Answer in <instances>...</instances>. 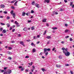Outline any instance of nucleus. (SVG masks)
Returning a JSON list of instances; mask_svg holds the SVG:
<instances>
[{
  "mask_svg": "<svg viewBox=\"0 0 74 74\" xmlns=\"http://www.w3.org/2000/svg\"><path fill=\"white\" fill-rule=\"evenodd\" d=\"M0 24L1 25H5V24L3 23H1Z\"/></svg>",
  "mask_w": 74,
  "mask_h": 74,
  "instance_id": "nucleus-24",
  "label": "nucleus"
},
{
  "mask_svg": "<svg viewBox=\"0 0 74 74\" xmlns=\"http://www.w3.org/2000/svg\"><path fill=\"white\" fill-rule=\"evenodd\" d=\"M18 68H19V69H21V68H22V67L20 66L18 67Z\"/></svg>",
  "mask_w": 74,
  "mask_h": 74,
  "instance_id": "nucleus-53",
  "label": "nucleus"
},
{
  "mask_svg": "<svg viewBox=\"0 0 74 74\" xmlns=\"http://www.w3.org/2000/svg\"><path fill=\"white\" fill-rule=\"evenodd\" d=\"M25 15H26V13L24 12H23L22 13V16H25Z\"/></svg>",
  "mask_w": 74,
  "mask_h": 74,
  "instance_id": "nucleus-9",
  "label": "nucleus"
},
{
  "mask_svg": "<svg viewBox=\"0 0 74 74\" xmlns=\"http://www.w3.org/2000/svg\"><path fill=\"white\" fill-rule=\"evenodd\" d=\"M15 30V29H13L12 30V32H14Z\"/></svg>",
  "mask_w": 74,
  "mask_h": 74,
  "instance_id": "nucleus-49",
  "label": "nucleus"
},
{
  "mask_svg": "<svg viewBox=\"0 0 74 74\" xmlns=\"http://www.w3.org/2000/svg\"><path fill=\"white\" fill-rule=\"evenodd\" d=\"M31 12L32 13V14H33V13H34V11L33 10H31Z\"/></svg>",
  "mask_w": 74,
  "mask_h": 74,
  "instance_id": "nucleus-33",
  "label": "nucleus"
},
{
  "mask_svg": "<svg viewBox=\"0 0 74 74\" xmlns=\"http://www.w3.org/2000/svg\"><path fill=\"white\" fill-rule=\"evenodd\" d=\"M32 4V5H34V4H35V2H34V1H33Z\"/></svg>",
  "mask_w": 74,
  "mask_h": 74,
  "instance_id": "nucleus-26",
  "label": "nucleus"
},
{
  "mask_svg": "<svg viewBox=\"0 0 74 74\" xmlns=\"http://www.w3.org/2000/svg\"><path fill=\"white\" fill-rule=\"evenodd\" d=\"M7 32V31L5 29H3L2 31V33H5Z\"/></svg>",
  "mask_w": 74,
  "mask_h": 74,
  "instance_id": "nucleus-7",
  "label": "nucleus"
},
{
  "mask_svg": "<svg viewBox=\"0 0 74 74\" xmlns=\"http://www.w3.org/2000/svg\"><path fill=\"white\" fill-rule=\"evenodd\" d=\"M72 8H74V5H73L72 6Z\"/></svg>",
  "mask_w": 74,
  "mask_h": 74,
  "instance_id": "nucleus-64",
  "label": "nucleus"
},
{
  "mask_svg": "<svg viewBox=\"0 0 74 74\" xmlns=\"http://www.w3.org/2000/svg\"><path fill=\"white\" fill-rule=\"evenodd\" d=\"M31 45L32 46L33 45H34V43H33V42H32V43L31 44Z\"/></svg>",
  "mask_w": 74,
  "mask_h": 74,
  "instance_id": "nucleus-58",
  "label": "nucleus"
},
{
  "mask_svg": "<svg viewBox=\"0 0 74 74\" xmlns=\"http://www.w3.org/2000/svg\"><path fill=\"white\" fill-rule=\"evenodd\" d=\"M30 41V39H29L28 40H26V41H27V42H29Z\"/></svg>",
  "mask_w": 74,
  "mask_h": 74,
  "instance_id": "nucleus-56",
  "label": "nucleus"
},
{
  "mask_svg": "<svg viewBox=\"0 0 74 74\" xmlns=\"http://www.w3.org/2000/svg\"><path fill=\"white\" fill-rule=\"evenodd\" d=\"M65 26H66V27L68 25H67V24H66V23L65 24Z\"/></svg>",
  "mask_w": 74,
  "mask_h": 74,
  "instance_id": "nucleus-57",
  "label": "nucleus"
},
{
  "mask_svg": "<svg viewBox=\"0 0 74 74\" xmlns=\"http://www.w3.org/2000/svg\"><path fill=\"white\" fill-rule=\"evenodd\" d=\"M20 42V44H21V45H23L24 47H25V44H24V42H23L21 41Z\"/></svg>",
  "mask_w": 74,
  "mask_h": 74,
  "instance_id": "nucleus-4",
  "label": "nucleus"
},
{
  "mask_svg": "<svg viewBox=\"0 0 74 74\" xmlns=\"http://www.w3.org/2000/svg\"><path fill=\"white\" fill-rule=\"evenodd\" d=\"M21 71H23V70H24V68H22L21 69Z\"/></svg>",
  "mask_w": 74,
  "mask_h": 74,
  "instance_id": "nucleus-60",
  "label": "nucleus"
},
{
  "mask_svg": "<svg viewBox=\"0 0 74 74\" xmlns=\"http://www.w3.org/2000/svg\"><path fill=\"white\" fill-rule=\"evenodd\" d=\"M65 66H70V65H69V64H65Z\"/></svg>",
  "mask_w": 74,
  "mask_h": 74,
  "instance_id": "nucleus-29",
  "label": "nucleus"
},
{
  "mask_svg": "<svg viewBox=\"0 0 74 74\" xmlns=\"http://www.w3.org/2000/svg\"><path fill=\"white\" fill-rule=\"evenodd\" d=\"M36 51V50L35 49H34L32 50V52L34 53V52H35Z\"/></svg>",
  "mask_w": 74,
  "mask_h": 74,
  "instance_id": "nucleus-12",
  "label": "nucleus"
},
{
  "mask_svg": "<svg viewBox=\"0 0 74 74\" xmlns=\"http://www.w3.org/2000/svg\"><path fill=\"white\" fill-rule=\"evenodd\" d=\"M4 74H7V72H4Z\"/></svg>",
  "mask_w": 74,
  "mask_h": 74,
  "instance_id": "nucleus-62",
  "label": "nucleus"
},
{
  "mask_svg": "<svg viewBox=\"0 0 74 74\" xmlns=\"http://www.w3.org/2000/svg\"><path fill=\"white\" fill-rule=\"evenodd\" d=\"M36 7H37V8H39V7H38V4H37V3H36Z\"/></svg>",
  "mask_w": 74,
  "mask_h": 74,
  "instance_id": "nucleus-18",
  "label": "nucleus"
},
{
  "mask_svg": "<svg viewBox=\"0 0 74 74\" xmlns=\"http://www.w3.org/2000/svg\"><path fill=\"white\" fill-rule=\"evenodd\" d=\"M44 52L43 53H45L46 52H47V51H51V49L50 48L47 49L46 48H45L44 49Z\"/></svg>",
  "mask_w": 74,
  "mask_h": 74,
  "instance_id": "nucleus-3",
  "label": "nucleus"
},
{
  "mask_svg": "<svg viewBox=\"0 0 74 74\" xmlns=\"http://www.w3.org/2000/svg\"><path fill=\"white\" fill-rule=\"evenodd\" d=\"M14 2H15V1H11V3H14Z\"/></svg>",
  "mask_w": 74,
  "mask_h": 74,
  "instance_id": "nucleus-50",
  "label": "nucleus"
},
{
  "mask_svg": "<svg viewBox=\"0 0 74 74\" xmlns=\"http://www.w3.org/2000/svg\"><path fill=\"white\" fill-rule=\"evenodd\" d=\"M50 42V41H48L47 43V44H49Z\"/></svg>",
  "mask_w": 74,
  "mask_h": 74,
  "instance_id": "nucleus-39",
  "label": "nucleus"
},
{
  "mask_svg": "<svg viewBox=\"0 0 74 74\" xmlns=\"http://www.w3.org/2000/svg\"><path fill=\"white\" fill-rule=\"evenodd\" d=\"M8 54H9V55H11V54H12V53L9 51H8Z\"/></svg>",
  "mask_w": 74,
  "mask_h": 74,
  "instance_id": "nucleus-17",
  "label": "nucleus"
},
{
  "mask_svg": "<svg viewBox=\"0 0 74 74\" xmlns=\"http://www.w3.org/2000/svg\"><path fill=\"white\" fill-rule=\"evenodd\" d=\"M49 0H45L44 1V3H49Z\"/></svg>",
  "mask_w": 74,
  "mask_h": 74,
  "instance_id": "nucleus-5",
  "label": "nucleus"
},
{
  "mask_svg": "<svg viewBox=\"0 0 74 74\" xmlns=\"http://www.w3.org/2000/svg\"><path fill=\"white\" fill-rule=\"evenodd\" d=\"M12 9H15V7H14V6L12 7Z\"/></svg>",
  "mask_w": 74,
  "mask_h": 74,
  "instance_id": "nucleus-54",
  "label": "nucleus"
},
{
  "mask_svg": "<svg viewBox=\"0 0 74 74\" xmlns=\"http://www.w3.org/2000/svg\"><path fill=\"white\" fill-rule=\"evenodd\" d=\"M29 65L30 66H32V64H33V62H32L31 63H29Z\"/></svg>",
  "mask_w": 74,
  "mask_h": 74,
  "instance_id": "nucleus-20",
  "label": "nucleus"
},
{
  "mask_svg": "<svg viewBox=\"0 0 74 74\" xmlns=\"http://www.w3.org/2000/svg\"><path fill=\"white\" fill-rule=\"evenodd\" d=\"M55 14L56 15H58V13L57 12H55Z\"/></svg>",
  "mask_w": 74,
  "mask_h": 74,
  "instance_id": "nucleus-42",
  "label": "nucleus"
},
{
  "mask_svg": "<svg viewBox=\"0 0 74 74\" xmlns=\"http://www.w3.org/2000/svg\"><path fill=\"white\" fill-rule=\"evenodd\" d=\"M63 53L65 54V55L66 56H69L70 54V52L67 51V48L65 49V50L63 51Z\"/></svg>",
  "mask_w": 74,
  "mask_h": 74,
  "instance_id": "nucleus-1",
  "label": "nucleus"
},
{
  "mask_svg": "<svg viewBox=\"0 0 74 74\" xmlns=\"http://www.w3.org/2000/svg\"><path fill=\"white\" fill-rule=\"evenodd\" d=\"M3 13H4V14H7V11H4L3 12Z\"/></svg>",
  "mask_w": 74,
  "mask_h": 74,
  "instance_id": "nucleus-23",
  "label": "nucleus"
},
{
  "mask_svg": "<svg viewBox=\"0 0 74 74\" xmlns=\"http://www.w3.org/2000/svg\"><path fill=\"white\" fill-rule=\"evenodd\" d=\"M12 27H10V30H12Z\"/></svg>",
  "mask_w": 74,
  "mask_h": 74,
  "instance_id": "nucleus-61",
  "label": "nucleus"
},
{
  "mask_svg": "<svg viewBox=\"0 0 74 74\" xmlns=\"http://www.w3.org/2000/svg\"><path fill=\"white\" fill-rule=\"evenodd\" d=\"M68 31H69V30L66 29L65 30V33H67V32H68Z\"/></svg>",
  "mask_w": 74,
  "mask_h": 74,
  "instance_id": "nucleus-30",
  "label": "nucleus"
},
{
  "mask_svg": "<svg viewBox=\"0 0 74 74\" xmlns=\"http://www.w3.org/2000/svg\"><path fill=\"white\" fill-rule=\"evenodd\" d=\"M23 30H24V31H27V29L26 27L24 28Z\"/></svg>",
  "mask_w": 74,
  "mask_h": 74,
  "instance_id": "nucleus-21",
  "label": "nucleus"
},
{
  "mask_svg": "<svg viewBox=\"0 0 74 74\" xmlns=\"http://www.w3.org/2000/svg\"><path fill=\"white\" fill-rule=\"evenodd\" d=\"M55 47H54L53 48V49H52V51H54V50H55Z\"/></svg>",
  "mask_w": 74,
  "mask_h": 74,
  "instance_id": "nucleus-51",
  "label": "nucleus"
},
{
  "mask_svg": "<svg viewBox=\"0 0 74 74\" xmlns=\"http://www.w3.org/2000/svg\"><path fill=\"white\" fill-rule=\"evenodd\" d=\"M48 54V52H46V53H45V55H47Z\"/></svg>",
  "mask_w": 74,
  "mask_h": 74,
  "instance_id": "nucleus-40",
  "label": "nucleus"
},
{
  "mask_svg": "<svg viewBox=\"0 0 74 74\" xmlns=\"http://www.w3.org/2000/svg\"><path fill=\"white\" fill-rule=\"evenodd\" d=\"M34 40H35V39H36V38H37V37H36V36H34Z\"/></svg>",
  "mask_w": 74,
  "mask_h": 74,
  "instance_id": "nucleus-43",
  "label": "nucleus"
},
{
  "mask_svg": "<svg viewBox=\"0 0 74 74\" xmlns=\"http://www.w3.org/2000/svg\"><path fill=\"white\" fill-rule=\"evenodd\" d=\"M31 28L32 30L34 29V26H32V27H31Z\"/></svg>",
  "mask_w": 74,
  "mask_h": 74,
  "instance_id": "nucleus-13",
  "label": "nucleus"
},
{
  "mask_svg": "<svg viewBox=\"0 0 74 74\" xmlns=\"http://www.w3.org/2000/svg\"><path fill=\"white\" fill-rule=\"evenodd\" d=\"M46 33H47V31H45V32L43 33V35H45Z\"/></svg>",
  "mask_w": 74,
  "mask_h": 74,
  "instance_id": "nucleus-28",
  "label": "nucleus"
},
{
  "mask_svg": "<svg viewBox=\"0 0 74 74\" xmlns=\"http://www.w3.org/2000/svg\"><path fill=\"white\" fill-rule=\"evenodd\" d=\"M40 42V41H38L36 42L37 44H39V43Z\"/></svg>",
  "mask_w": 74,
  "mask_h": 74,
  "instance_id": "nucleus-55",
  "label": "nucleus"
},
{
  "mask_svg": "<svg viewBox=\"0 0 74 74\" xmlns=\"http://www.w3.org/2000/svg\"><path fill=\"white\" fill-rule=\"evenodd\" d=\"M0 7L1 8H4V7H5V5L3 4H1L0 5Z\"/></svg>",
  "mask_w": 74,
  "mask_h": 74,
  "instance_id": "nucleus-6",
  "label": "nucleus"
},
{
  "mask_svg": "<svg viewBox=\"0 0 74 74\" xmlns=\"http://www.w3.org/2000/svg\"><path fill=\"white\" fill-rule=\"evenodd\" d=\"M14 12V11L13 10H11L10 12V14H12V15L13 16V18H15V16H16V15H15V13Z\"/></svg>",
  "mask_w": 74,
  "mask_h": 74,
  "instance_id": "nucleus-2",
  "label": "nucleus"
},
{
  "mask_svg": "<svg viewBox=\"0 0 74 74\" xmlns=\"http://www.w3.org/2000/svg\"><path fill=\"white\" fill-rule=\"evenodd\" d=\"M8 49H9L11 50V49H12V48L11 47H8Z\"/></svg>",
  "mask_w": 74,
  "mask_h": 74,
  "instance_id": "nucleus-38",
  "label": "nucleus"
},
{
  "mask_svg": "<svg viewBox=\"0 0 74 74\" xmlns=\"http://www.w3.org/2000/svg\"><path fill=\"white\" fill-rule=\"evenodd\" d=\"M46 38L47 39H50V38H51V37L49 36H47Z\"/></svg>",
  "mask_w": 74,
  "mask_h": 74,
  "instance_id": "nucleus-11",
  "label": "nucleus"
},
{
  "mask_svg": "<svg viewBox=\"0 0 74 74\" xmlns=\"http://www.w3.org/2000/svg\"><path fill=\"white\" fill-rule=\"evenodd\" d=\"M12 43H14L15 42V41H11Z\"/></svg>",
  "mask_w": 74,
  "mask_h": 74,
  "instance_id": "nucleus-59",
  "label": "nucleus"
},
{
  "mask_svg": "<svg viewBox=\"0 0 74 74\" xmlns=\"http://www.w3.org/2000/svg\"><path fill=\"white\" fill-rule=\"evenodd\" d=\"M52 29H53V30H56V29H57L58 28L56 27H53Z\"/></svg>",
  "mask_w": 74,
  "mask_h": 74,
  "instance_id": "nucleus-14",
  "label": "nucleus"
},
{
  "mask_svg": "<svg viewBox=\"0 0 74 74\" xmlns=\"http://www.w3.org/2000/svg\"><path fill=\"white\" fill-rule=\"evenodd\" d=\"M17 3L16 2H15V3H14V5L15 6H16L17 5Z\"/></svg>",
  "mask_w": 74,
  "mask_h": 74,
  "instance_id": "nucleus-31",
  "label": "nucleus"
},
{
  "mask_svg": "<svg viewBox=\"0 0 74 74\" xmlns=\"http://www.w3.org/2000/svg\"><path fill=\"white\" fill-rule=\"evenodd\" d=\"M73 2H71L70 4V6H72V5H73Z\"/></svg>",
  "mask_w": 74,
  "mask_h": 74,
  "instance_id": "nucleus-22",
  "label": "nucleus"
},
{
  "mask_svg": "<svg viewBox=\"0 0 74 74\" xmlns=\"http://www.w3.org/2000/svg\"><path fill=\"white\" fill-rule=\"evenodd\" d=\"M14 23L16 25H19V23H18L17 22V21H15Z\"/></svg>",
  "mask_w": 74,
  "mask_h": 74,
  "instance_id": "nucleus-19",
  "label": "nucleus"
},
{
  "mask_svg": "<svg viewBox=\"0 0 74 74\" xmlns=\"http://www.w3.org/2000/svg\"><path fill=\"white\" fill-rule=\"evenodd\" d=\"M46 25H47V26L48 27V26H49V24H48V23H47L46 24Z\"/></svg>",
  "mask_w": 74,
  "mask_h": 74,
  "instance_id": "nucleus-48",
  "label": "nucleus"
},
{
  "mask_svg": "<svg viewBox=\"0 0 74 74\" xmlns=\"http://www.w3.org/2000/svg\"><path fill=\"white\" fill-rule=\"evenodd\" d=\"M59 58H60V59H62V56H59Z\"/></svg>",
  "mask_w": 74,
  "mask_h": 74,
  "instance_id": "nucleus-47",
  "label": "nucleus"
},
{
  "mask_svg": "<svg viewBox=\"0 0 74 74\" xmlns=\"http://www.w3.org/2000/svg\"><path fill=\"white\" fill-rule=\"evenodd\" d=\"M4 70H0V71L1 72V73H3V72H4Z\"/></svg>",
  "mask_w": 74,
  "mask_h": 74,
  "instance_id": "nucleus-35",
  "label": "nucleus"
},
{
  "mask_svg": "<svg viewBox=\"0 0 74 74\" xmlns=\"http://www.w3.org/2000/svg\"><path fill=\"white\" fill-rule=\"evenodd\" d=\"M29 58V57L27 56H26L25 57V58Z\"/></svg>",
  "mask_w": 74,
  "mask_h": 74,
  "instance_id": "nucleus-46",
  "label": "nucleus"
},
{
  "mask_svg": "<svg viewBox=\"0 0 74 74\" xmlns=\"http://www.w3.org/2000/svg\"><path fill=\"white\" fill-rule=\"evenodd\" d=\"M29 74H33V73H32V72H30L29 73Z\"/></svg>",
  "mask_w": 74,
  "mask_h": 74,
  "instance_id": "nucleus-63",
  "label": "nucleus"
},
{
  "mask_svg": "<svg viewBox=\"0 0 74 74\" xmlns=\"http://www.w3.org/2000/svg\"><path fill=\"white\" fill-rule=\"evenodd\" d=\"M8 59H10V60H11V59H12V58H11V57H9L8 58Z\"/></svg>",
  "mask_w": 74,
  "mask_h": 74,
  "instance_id": "nucleus-36",
  "label": "nucleus"
},
{
  "mask_svg": "<svg viewBox=\"0 0 74 74\" xmlns=\"http://www.w3.org/2000/svg\"><path fill=\"white\" fill-rule=\"evenodd\" d=\"M56 66L57 67H61V65H56Z\"/></svg>",
  "mask_w": 74,
  "mask_h": 74,
  "instance_id": "nucleus-16",
  "label": "nucleus"
},
{
  "mask_svg": "<svg viewBox=\"0 0 74 74\" xmlns=\"http://www.w3.org/2000/svg\"><path fill=\"white\" fill-rule=\"evenodd\" d=\"M69 36H66L65 37V38H69Z\"/></svg>",
  "mask_w": 74,
  "mask_h": 74,
  "instance_id": "nucleus-44",
  "label": "nucleus"
},
{
  "mask_svg": "<svg viewBox=\"0 0 74 74\" xmlns=\"http://www.w3.org/2000/svg\"><path fill=\"white\" fill-rule=\"evenodd\" d=\"M41 70L42 71H43V72H44V71H45V69L44 68H42L41 69Z\"/></svg>",
  "mask_w": 74,
  "mask_h": 74,
  "instance_id": "nucleus-25",
  "label": "nucleus"
},
{
  "mask_svg": "<svg viewBox=\"0 0 74 74\" xmlns=\"http://www.w3.org/2000/svg\"><path fill=\"white\" fill-rule=\"evenodd\" d=\"M6 25H7V27H10V25L8 23H7L6 24Z\"/></svg>",
  "mask_w": 74,
  "mask_h": 74,
  "instance_id": "nucleus-15",
  "label": "nucleus"
},
{
  "mask_svg": "<svg viewBox=\"0 0 74 74\" xmlns=\"http://www.w3.org/2000/svg\"><path fill=\"white\" fill-rule=\"evenodd\" d=\"M60 11H63V9H62V8H61L60 9Z\"/></svg>",
  "mask_w": 74,
  "mask_h": 74,
  "instance_id": "nucleus-52",
  "label": "nucleus"
},
{
  "mask_svg": "<svg viewBox=\"0 0 74 74\" xmlns=\"http://www.w3.org/2000/svg\"><path fill=\"white\" fill-rule=\"evenodd\" d=\"M62 50H63V51H65V50H66V49H65V48H64V47H62Z\"/></svg>",
  "mask_w": 74,
  "mask_h": 74,
  "instance_id": "nucleus-27",
  "label": "nucleus"
},
{
  "mask_svg": "<svg viewBox=\"0 0 74 74\" xmlns=\"http://www.w3.org/2000/svg\"><path fill=\"white\" fill-rule=\"evenodd\" d=\"M32 69L34 70L35 69V67L34 66H32Z\"/></svg>",
  "mask_w": 74,
  "mask_h": 74,
  "instance_id": "nucleus-34",
  "label": "nucleus"
},
{
  "mask_svg": "<svg viewBox=\"0 0 74 74\" xmlns=\"http://www.w3.org/2000/svg\"><path fill=\"white\" fill-rule=\"evenodd\" d=\"M70 40L71 41H73V39H72V38H70Z\"/></svg>",
  "mask_w": 74,
  "mask_h": 74,
  "instance_id": "nucleus-41",
  "label": "nucleus"
},
{
  "mask_svg": "<svg viewBox=\"0 0 74 74\" xmlns=\"http://www.w3.org/2000/svg\"><path fill=\"white\" fill-rule=\"evenodd\" d=\"M46 20L47 19L45 18L44 19L42 20V22H46Z\"/></svg>",
  "mask_w": 74,
  "mask_h": 74,
  "instance_id": "nucleus-10",
  "label": "nucleus"
},
{
  "mask_svg": "<svg viewBox=\"0 0 74 74\" xmlns=\"http://www.w3.org/2000/svg\"><path fill=\"white\" fill-rule=\"evenodd\" d=\"M7 19H10V17L9 16H8L6 17Z\"/></svg>",
  "mask_w": 74,
  "mask_h": 74,
  "instance_id": "nucleus-37",
  "label": "nucleus"
},
{
  "mask_svg": "<svg viewBox=\"0 0 74 74\" xmlns=\"http://www.w3.org/2000/svg\"><path fill=\"white\" fill-rule=\"evenodd\" d=\"M3 27H1L0 29V31H1V32H2V30H3Z\"/></svg>",
  "mask_w": 74,
  "mask_h": 74,
  "instance_id": "nucleus-32",
  "label": "nucleus"
},
{
  "mask_svg": "<svg viewBox=\"0 0 74 74\" xmlns=\"http://www.w3.org/2000/svg\"><path fill=\"white\" fill-rule=\"evenodd\" d=\"M7 72L8 74H11V70H8Z\"/></svg>",
  "mask_w": 74,
  "mask_h": 74,
  "instance_id": "nucleus-8",
  "label": "nucleus"
},
{
  "mask_svg": "<svg viewBox=\"0 0 74 74\" xmlns=\"http://www.w3.org/2000/svg\"><path fill=\"white\" fill-rule=\"evenodd\" d=\"M64 2H65V3H66L67 2V1L66 0H64Z\"/></svg>",
  "mask_w": 74,
  "mask_h": 74,
  "instance_id": "nucleus-45",
  "label": "nucleus"
}]
</instances>
